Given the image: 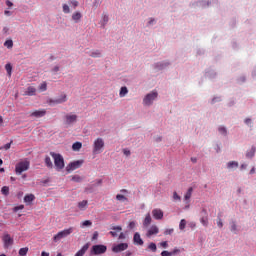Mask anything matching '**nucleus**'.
<instances>
[{"label": "nucleus", "mask_w": 256, "mask_h": 256, "mask_svg": "<svg viewBox=\"0 0 256 256\" xmlns=\"http://www.w3.org/2000/svg\"><path fill=\"white\" fill-rule=\"evenodd\" d=\"M50 155L54 159L56 171H61L62 169H65V159H63V156L61 154L51 152Z\"/></svg>", "instance_id": "obj_1"}, {"label": "nucleus", "mask_w": 256, "mask_h": 256, "mask_svg": "<svg viewBox=\"0 0 256 256\" xmlns=\"http://www.w3.org/2000/svg\"><path fill=\"white\" fill-rule=\"evenodd\" d=\"M74 231L75 228L73 227L59 231L57 234L53 236L54 243H59L61 239H66V237H69V235H71V233H73Z\"/></svg>", "instance_id": "obj_2"}, {"label": "nucleus", "mask_w": 256, "mask_h": 256, "mask_svg": "<svg viewBox=\"0 0 256 256\" xmlns=\"http://www.w3.org/2000/svg\"><path fill=\"white\" fill-rule=\"evenodd\" d=\"M30 163L29 161H21L15 166L16 175H21V173H25V171H29Z\"/></svg>", "instance_id": "obj_3"}, {"label": "nucleus", "mask_w": 256, "mask_h": 256, "mask_svg": "<svg viewBox=\"0 0 256 256\" xmlns=\"http://www.w3.org/2000/svg\"><path fill=\"white\" fill-rule=\"evenodd\" d=\"M158 95L159 94L157 93V91H152L148 93L143 99V105H146V107L153 105V101L156 100Z\"/></svg>", "instance_id": "obj_4"}, {"label": "nucleus", "mask_w": 256, "mask_h": 256, "mask_svg": "<svg viewBox=\"0 0 256 256\" xmlns=\"http://www.w3.org/2000/svg\"><path fill=\"white\" fill-rule=\"evenodd\" d=\"M90 253L91 255H103V253H107V246L103 244L94 245Z\"/></svg>", "instance_id": "obj_5"}, {"label": "nucleus", "mask_w": 256, "mask_h": 256, "mask_svg": "<svg viewBox=\"0 0 256 256\" xmlns=\"http://www.w3.org/2000/svg\"><path fill=\"white\" fill-rule=\"evenodd\" d=\"M103 147H105V141H103V138H97L93 144V153H101Z\"/></svg>", "instance_id": "obj_6"}, {"label": "nucleus", "mask_w": 256, "mask_h": 256, "mask_svg": "<svg viewBox=\"0 0 256 256\" xmlns=\"http://www.w3.org/2000/svg\"><path fill=\"white\" fill-rule=\"evenodd\" d=\"M83 163H84L83 160H76V161L70 162L66 167V171L68 173H71V171H75V169H79L83 165Z\"/></svg>", "instance_id": "obj_7"}, {"label": "nucleus", "mask_w": 256, "mask_h": 256, "mask_svg": "<svg viewBox=\"0 0 256 256\" xmlns=\"http://www.w3.org/2000/svg\"><path fill=\"white\" fill-rule=\"evenodd\" d=\"M127 249H129L128 243H119V244H114L112 246L113 253H123V251H127Z\"/></svg>", "instance_id": "obj_8"}, {"label": "nucleus", "mask_w": 256, "mask_h": 256, "mask_svg": "<svg viewBox=\"0 0 256 256\" xmlns=\"http://www.w3.org/2000/svg\"><path fill=\"white\" fill-rule=\"evenodd\" d=\"M65 125H73V123H77V115L76 114H66L64 116Z\"/></svg>", "instance_id": "obj_9"}, {"label": "nucleus", "mask_w": 256, "mask_h": 256, "mask_svg": "<svg viewBox=\"0 0 256 256\" xmlns=\"http://www.w3.org/2000/svg\"><path fill=\"white\" fill-rule=\"evenodd\" d=\"M45 115H47V110L45 109L35 110L30 113V117H35V119H41V117H45Z\"/></svg>", "instance_id": "obj_10"}, {"label": "nucleus", "mask_w": 256, "mask_h": 256, "mask_svg": "<svg viewBox=\"0 0 256 256\" xmlns=\"http://www.w3.org/2000/svg\"><path fill=\"white\" fill-rule=\"evenodd\" d=\"M5 249H9L13 245V238L9 234H5L2 238Z\"/></svg>", "instance_id": "obj_11"}, {"label": "nucleus", "mask_w": 256, "mask_h": 256, "mask_svg": "<svg viewBox=\"0 0 256 256\" xmlns=\"http://www.w3.org/2000/svg\"><path fill=\"white\" fill-rule=\"evenodd\" d=\"M159 233V227L156 225H152L146 232V237L151 238L153 235H157Z\"/></svg>", "instance_id": "obj_12"}, {"label": "nucleus", "mask_w": 256, "mask_h": 256, "mask_svg": "<svg viewBox=\"0 0 256 256\" xmlns=\"http://www.w3.org/2000/svg\"><path fill=\"white\" fill-rule=\"evenodd\" d=\"M152 216L157 221H161V219H163V210H161L159 208H156V209L152 210Z\"/></svg>", "instance_id": "obj_13"}, {"label": "nucleus", "mask_w": 256, "mask_h": 256, "mask_svg": "<svg viewBox=\"0 0 256 256\" xmlns=\"http://www.w3.org/2000/svg\"><path fill=\"white\" fill-rule=\"evenodd\" d=\"M87 207H89V202L87 200H82L78 202V209L80 211H86Z\"/></svg>", "instance_id": "obj_14"}, {"label": "nucleus", "mask_w": 256, "mask_h": 256, "mask_svg": "<svg viewBox=\"0 0 256 256\" xmlns=\"http://www.w3.org/2000/svg\"><path fill=\"white\" fill-rule=\"evenodd\" d=\"M133 241L135 245H143V239H141V234L139 232H136L133 237Z\"/></svg>", "instance_id": "obj_15"}, {"label": "nucleus", "mask_w": 256, "mask_h": 256, "mask_svg": "<svg viewBox=\"0 0 256 256\" xmlns=\"http://www.w3.org/2000/svg\"><path fill=\"white\" fill-rule=\"evenodd\" d=\"M82 17H83V14H81V12L79 11H76L72 14V21H74V23H79Z\"/></svg>", "instance_id": "obj_16"}, {"label": "nucleus", "mask_w": 256, "mask_h": 256, "mask_svg": "<svg viewBox=\"0 0 256 256\" xmlns=\"http://www.w3.org/2000/svg\"><path fill=\"white\" fill-rule=\"evenodd\" d=\"M121 231H123L121 226H115L112 228V231H110V235H112V237H117Z\"/></svg>", "instance_id": "obj_17"}, {"label": "nucleus", "mask_w": 256, "mask_h": 256, "mask_svg": "<svg viewBox=\"0 0 256 256\" xmlns=\"http://www.w3.org/2000/svg\"><path fill=\"white\" fill-rule=\"evenodd\" d=\"M151 221H152L151 214L150 213L146 214L145 219L143 221V226L149 227V224L151 223Z\"/></svg>", "instance_id": "obj_18"}, {"label": "nucleus", "mask_w": 256, "mask_h": 256, "mask_svg": "<svg viewBox=\"0 0 256 256\" xmlns=\"http://www.w3.org/2000/svg\"><path fill=\"white\" fill-rule=\"evenodd\" d=\"M35 93H37V89L35 87L29 86L27 88L26 95H29L30 97H32L33 95H35Z\"/></svg>", "instance_id": "obj_19"}, {"label": "nucleus", "mask_w": 256, "mask_h": 256, "mask_svg": "<svg viewBox=\"0 0 256 256\" xmlns=\"http://www.w3.org/2000/svg\"><path fill=\"white\" fill-rule=\"evenodd\" d=\"M67 102V94H61L58 99H56V103L60 105L61 103Z\"/></svg>", "instance_id": "obj_20"}, {"label": "nucleus", "mask_w": 256, "mask_h": 256, "mask_svg": "<svg viewBox=\"0 0 256 256\" xmlns=\"http://www.w3.org/2000/svg\"><path fill=\"white\" fill-rule=\"evenodd\" d=\"M35 199V195L33 194H27L24 197V203H33V200Z\"/></svg>", "instance_id": "obj_21"}, {"label": "nucleus", "mask_w": 256, "mask_h": 256, "mask_svg": "<svg viewBox=\"0 0 256 256\" xmlns=\"http://www.w3.org/2000/svg\"><path fill=\"white\" fill-rule=\"evenodd\" d=\"M45 165L48 167V169H53V161H51V157L46 156L45 157Z\"/></svg>", "instance_id": "obj_22"}, {"label": "nucleus", "mask_w": 256, "mask_h": 256, "mask_svg": "<svg viewBox=\"0 0 256 256\" xmlns=\"http://www.w3.org/2000/svg\"><path fill=\"white\" fill-rule=\"evenodd\" d=\"M193 195V187H190L188 190H187V192H186V194L184 195V199L186 200V201H189V199H191V196Z\"/></svg>", "instance_id": "obj_23"}, {"label": "nucleus", "mask_w": 256, "mask_h": 256, "mask_svg": "<svg viewBox=\"0 0 256 256\" xmlns=\"http://www.w3.org/2000/svg\"><path fill=\"white\" fill-rule=\"evenodd\" d=\"M81 147H83V144H82L81 142H75V143L72 145L73 151H80V150H81Z\"/></svg>", "instance_id": "obj_24"}, {"label": "nucleus", "mask_w": 256, "mask_h": 256, "mask_svg": "<svg viewBox=\"0 0 256 256\" xmlns=\"http://www.w3.org/2000/svg\"><path fill=\"white\" fill-rule=\"evenodd\" d=\"M127 93H129V90L127 89L126 86H123L120 89L119 96L120 97H125V95H127Z\"/></svg>", "instance_id": "obj_25"}, {"label": "nucleus", "mask_w": 256, "mask_h": 256, "mask_svg": "<svg viewBox=\"0 0 256 256\" xmlns=\"http://www.w3.org/2000/svg\"><path fill=\"white\" fill-rule=\"evenodd\" d=\"M5 69L7 71L8 77H11V74H12V71H13V66L11 65V63L6 64Z\"/></svg>", "instance_id": "obj_26"}, {"label": "nucleus", "mask_w": 256, "mask_h": 256, "mask_svg": "<svg viewBox=\"0 0 256 256\" xmlns=\"http://www.w3.org/2000/svg\"><path fill=\"white\" fill-rule=\"evenodd\" d=\"M255 151H256L255 146H252L250 151L246 153V157H248V159H251V157L255 155Z\"/></svg>", "instance_id": "obj_27"}, {"label": "nucleus", "mask_w": 256, "mask_h": 256, "mask_svg": "<svg viewBox=\"0 0 256 256\" xmlns=\"http://www.w3.org/2000/svg\"><path fill=\"white\" fill-rule=\"evenodd\" d=\"M227 167H228V169H235V168L239 167V163H237L236 161H232L227 164Z\"/></svg>", "instance_id": "obj_28"}, {"label": "nucleus", "mask_w": 256, "mask_h": 256, "mask_svg": "<svg viewBox=\"0 0 256 256\" xmlns=\"http://www.w3.org/2000/svg\"><path fill=\"white\" fill-rule=\"evenodd\" d=\"M90 57H93V58H99V57H101V51H99V50L92 51V52L90 53Z\"/></svg>", "instance_id": "obj_29"}, {"label": "nucleus", "mask_w": 256, "mask_h": 256, "mask_svg": "<svg viewBox=\"0 0 256 256\" xmlns=\"http://www.w3.org/2000/svg\"><path fill=\"white\" fill-rule=\"evenodd\" d=\"M187 227V221L185 219H182L179 224V230L183 231Z\"/></svg>", "instance_id": "obj_30"}, {"label": "nucleus", "mask_w": 256, "mask_h": 256, "mask_svg": "<svg viewBox=\"0 0 256 256\" xmlns=\"http://www.w3.org/2000/svg\"><path fill=\"white\" fill-rule=\"evenodd\" d=\"M4 47H7V49H13V40H6L4 42Z\"/></svg>", "instance_id": "obj_31"}, {"label": "nucleus", "mask_w": 256, "mask_h": 256, "mask_svg": "<svg viewBox=\"0 0 256 256\" xmlns=\"http://www.w3.org/2000/svg\"><path fill=\"white\" fill-rule=\"evenodd\" d=\"M148 249H150V251H152L153 253L157 252V244L151 242V243L148 245Z\"/></svg>", "instance_id": "obj_32"}, {"label": "nucleus", "mask_w": 256, "mask_h": 256, "mask_svg": "<svg viewBox=\"0 0 256 256\" xmlns=\"http://www.w3.org/2000/svg\"><path fill=\"white\" fill-rule=\"evenodd\" d=\"M27 253H29V248H27V247L21 248L19 250V255H21V256H25V255H27Z\"/></svg>", "instance_id": "obj_33"}, {"label": "nucleus", "mask_w": 256, "mask_h": 256, "mask_svg": "<svg viewBox=\"0 0 256 256\" xmlns=\"http://www.w3.org/2000/svg\"><path fill=\"white\" fill-rule=\"evenodd\" d=\"M72 181H74L75 183H81V181H83V178H81V176L79 175H74L72 176Z\"/></svg>", "instance_id": "obj_34"}, {"label": "nucleus", "mask_w": 256, "mask_h": 256, "mask_svg": "<svg viewBox=\"0 0 256 256\" xmlns=\"http://www.w3.org/2000/svg\"><path fill=\"white\" fill-rule=\"evenodd\" d=\"M62 9H63V13L65 14L71 13V8H69V5L67 4H63Z\"/></svg>", "instance_id": "obj_35"}, {"label": "nucleus", "mask_w": 256, "mask_h": 256, "mask_svg": "<svg viewBox=\"0 0 256 256\" xmlns=\"http://www.w3.org/2000/svg\"><path fill=\"white\" fill-rule=\"evenodd\" d=\"M200 223H202L204 227H207L209 225V220L207 219V217H202L200 219Z\"/></svg>", "instance_id": "obj_36"}, {"label": "nucleus", "mask_w": 256, "mask_h": 256, "mask_svg": "<svg viewBox=\"0 0 256 256\" xmlns=\"http://www.w3.org/2000/svg\"><path fill=\"white\" fill-rule=\"evenodd\" d=\"M47 90V82H42L39 86V91L44 92Z\"/></svg>", "instance_id": "obj_37"}, {"label": "nucleus", "mask_w": 256, "mask_h": 256, "mask_svg": "<svg viewBox=\"0 0 256 256\" xmlns=\"http://www.w3.org/2000/svg\"><path fill=\"white\" fill-rule=\"evenodd\" d=\"M1 193L2 195H6V196L9 195V186L2 187Z\"/></svg>", "instance_id": "obj_38"}, {"label": "nucleus", "mask_w": 256, "mask_h": 256, "mask_svg": "<svg viewBox=\"0 0 256 256\" xmlns=\"http://www.w3.org/2000/svg\"><path fill=\"white\" fill-rule=\"evenodd\" d=\"M230 231H232V233H237V224L235 222L231 223Z\"/></svg>", "instance_id": "obj_39"}, {"label": "nucleus", "mask_w": 256, "mask_h": 256, "mask_svg": "<svg viewBox=\"0 0 256 256\" xmlns=\"http://www.w3.org/2000/svg\"><path fill=\"white\" fill-rule=\"evenodd\" d=\"M102 20H103V27H105L106 23H109V16L107 14H104L102 16Z\"/></svg>", "instance_id": "obj_40"}, {"label": "nucleus", "mask_w": 256, "mask_h": 256, "mask_svg": "<svg viewBox=\"0 0 256 256\" xmlns=\"http://www.w3.org/2000/svg\"><path fill=\"white\" fill-rule=\"evenodd\" d=\"M23 209H25V205L21 204L19 206L14 207L13 211H14V213H17V211H21Z\"/></svg>", "instance_id": "obj_41"}, {"label": "nucleus", "mask_w": 256, "mask_h": 256, "mask_svg": "<svg viewBox=\"0 0 256 256\" xmlns=\"http://www.w3.org/2000/svg\"><path fill=\"white\" fill-rule=\"evenodd\" d=\"M91 225H93V222H91V220H85L84 222H82V227H91Z\"/></svg>", "instance_id": "obj_42"}, {"label": "nucleus", "mask_w": 256, "mask_h": 256, "mask_svg": "<svg viewBox=\"0 0 256 256\" xmlns=\"http://www.w3.org/2000/svg\"><path fill=\"white\" fill-rule=\"evenodd\" d=\"M116 199L117 201H127V197H125L123 194H118Z\"/></svg>", "instance_id": "obj_43"}, {"label": "nucleus", "mask_w": 256, "mask_h": 256, "mask_svg": "<svg viewBox=\"0 0 256 256\" xmlns=\"http://www.w3.org/2000/svg\"><path fill=\"white\" fill-rule=\"evenodd\" d=\"M172 198L174 201H181V196H179V194H177V192H173Z\"/></svg>", "instance_id": "obj_44"}, {"label": "nucleus", "mask_w": 256, "mask_h": 256, "mask_svg": "<svg viewBox=\"0 0 256 256\" xmlns=\"http://www.w3.org/2000/svg\"><path fill=\"white\" fill-rule=\"evenodd\" d=\"M69 1H70V5H72L74 9L79 7V2L77 0H69Z\"/></svg>", "instance_id": "obj_45"}, {"label": "nucleus", "mask_w": 256, "mask_h": 256, "mask_svg": "<svg viewBox=\"0 0 256 256\" xmlns=\"http://www.w3.org/2000/svg\"><path fill=\"white\" fill-rule=\"evenodd\" d=\"M47 103H49V105H59L57 102V99H48Z\"/></svg>", "instance_id": "obj_46"}, {"label": "nucleus", "mask_w": 256, "mask_h": 256, "mask_svg": "<svg viewBox=\"0 0 256 256\" xmlns=\"http://www.w3.org/2000/svg\"><path fill=\"white\" fill-rule=\"evenodd\" d=\"M11 143H13V140H11L10 143L5 144L2 149H5V151H9V149H11Z\"/></svg>", "instance_id": "obj_47"}, {"label": "nucleus", "mask_w": 256, "mask_h": 256, "mask_svg": "<svg viewBox=\"0 0 256 256\" xmlns=\"http://www.w3.org/2000/svg\"><path fill=\"white\" fill-rule=\"evenodd\" d=\"M175 230L173 229V228H170V229H166L165 231H164V235H173V232H174Z\"/></svg>", "instance_id": "obj_48"}, {"label": "nucleus", "mask_w": 256, "mask_h": 256, "mask_svg": "<svg viewBox=\"0 0 256 256\" xmlns=\"http://www.w3.org/2000/svg\"><path fill=\"white\" fill-rule=\"evenodd\" d=\"M161 256H173V254L167 250L161 252Z\"/></svg>", "instance_id": "obj_49"}, {"label": "nucleus", "mask_w": 256, "mask_h": 256, "mask_svg": "<svg viewBox=\"0 0 256 256\" xmlns=\"http://www.w3.org/2000/svg\"><path fill=\"white\" fill-rule=\"evenodd\" d=\"M160 247H162L163 249H167V247H169V243L167 241L161 242Z\"/></svg>", "instance_id": "obj_50"}, {"label": "nucleus", "mask_w": 256, "mask_h": 256, "mask_svg": "<svg viewBox=\"0 0 256 256\" xmlns=\"http://www.w3.org/2000/svg\"><path fill=\"white\" fill-rule=\"evenodd\" d=\"M219 133H221L222 135H227V129L225 127H220Z\"/></svg>", "instance_id": "obj_51"}, {"label": "nucleus", "mask_w": 256, "mask_h": 256, "mask_svg": "<svg viewBox=\"0 0 256 256\" xmlns=\"http://www.w3.org/2000/svg\"><path fill=\"white\" fill-rule=\"evenodd\" d=\"M217 226L221 229L223 228V220H221V218H218L217 220Z\"/></svg>", "instance_id": "obj_52"}, {"label": "nucleus", "mask_w": 256, "mask_h": 256, "mask_svg": "<svg viewBox=\"0 0 256 256\" xmlns=\"http://www.w3.org/2000/svg\"><path fill=\"white\" fill-rule=\"evenodd\" d=\"M136 223L135 221H132L128 224L129 229H135Z\"/></svg>", "instance_id": "obj_53"}, {"label": "nucleus", "mask_w": 256, "mask_h": 256, "mask_svg": "<svg viewBox=\"0 0 256 256\" xmlns=\"http://www.w3.org/2000/svg\"><path fill=\"white\" fill-rule=\"evenodd\" d=\"M123 153H124V155H126V157H129V155H131V150H129V149H124V150H123Z\"/></svg>", "instance_id": "obj_54"}, {"label": "nucleus", "mask_w": 256, "mask_h": 256, "mask_svg": "<svg viewBox=\"0 0 256 256\" xmlns=\"http://www.w3.org/2000/svg\"><path fill=\"white\" fill-rule=\"evenodd\" d=\"M181 250H179L178 248H175L174 251L171 252L172 256L173 255H177V253H180Z\"/></svg>", "instance_id": "obj_55"}, {"label": "nucleus", "mask_w": 256, "mask_h": 256, "mask_svg": "<svg viewBox=\"0 0 256 256\" xmlns=\"http://www.w3.org/2000/svg\"><path fill=\"white\" fill-rule=\"evenodd\" d=\"M125 238H126L125 233L121 232V233L119 234L118 239L123 240V239H125Z\"/></svg>", "instance_id": "obj_56"}, {"label": "nucleus", "mask_w": 256, "mask_h": 256, "mask_svg": "<svg viewBox=\"0 0 256 256\" xmlns=\"http://www.w3.org/2000/svg\"><path fill=\"white\" fill-rule=\"evenodd\" d=\"M6 5H7V7H13V2L7 0Z\"/></svg>", "instance_id": "obj_57"}, {"label": "nucleus", "mask_w": 256, "mask_h": 256, "mask_svg": "<svg viewBox=\"0 0 256 256\" xmlns=\"http://www.w3.org/2000/svg\"><path fill=\"white\" fill-rule=\"evenodd\" d=\"M52 71H53L54 73L59 72V66H55V67L52 69Z\"/></svg>", "instance_id": "obj_58"}, {"label": "nucleus", "mask_w": 256, "mask_h": 256, "mask_svg": "<svg viewBox=\"0 0 256 256\" xmlns=\"http://www.w3.org/2000/svg\"><path fill=\"white\" fill-rule=\"evenodd\" d=\"M189 227H191V229H195V227H196L195 222H191V223L189 224Z\"/></svg>", "instance_id": "obj_59"}, {"label": "nucleus", "mask_w": 256, "mask_h": 256, "mask_svg": "<svg viewBox=\"0 0 256 256\" xmlns=\"http://www.w3.org/2000/svg\"><path fill=\"white\" fill-rule=\"evenodd\" d=\"M99 237V233L94 232L92 239H97Z\"/></svg>", "instance_id": "obj_60"}, {"label": "nucleus", "mask_w": 256, "mask_h": 256, "mask_svg": "<svg viewBox=\"0 0 256 256\" xmlns=\"http://www.w3.org/2000/svg\"><path fill=\"white\" fill-rule=\"evenodd\" d=\"M4 14H5V15H7V16L9 17V16H11V11H9V10H5V11H4Z\"/></svg>", "instance_id": "obj_61"}, {"label": "nucleus", "mask_w": 256, "mask_h": 256, "mask_svg": "<svg viewBox=\"0 0 256 256\" xmlns=\"http://www.w3.org/2000/svg\"><path fill=\"white\" fill-rule=\"evenodd\" d=\"M41 256H49V252L43 251V252L41 253Z\"/></svg>", "instance_id": "obj_62"}, {"label": "nucleus", "mask_w": 256, "mask_h": 256, "mask_svg": "<svg viewBox=\"0 0 256 256\" xmlns=\"http://www.w3.org/2000/svg\"><path fill=\"white\" fill-rule=\"evenodd\" d=\"M153 21H155L153 18H150V20L148 21V25H153Z\"/></svg>", "instance_id": "obj_63"}, {"label": "nucleus", "mask_w": 256, "mask_h": 256, "mask_svg": "<svg viewBox=\"0 0 256 256\" xmlns=\"http://www.w3.org/2000/svg\"><path fill=\"white\" fill-rule=\"evenodd\" d=\"M245 123H246V125H249V123H251V119L247 118V119L245 120Z\"/></svg>", "instance_id": "obj_64"}]
</instances>
